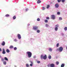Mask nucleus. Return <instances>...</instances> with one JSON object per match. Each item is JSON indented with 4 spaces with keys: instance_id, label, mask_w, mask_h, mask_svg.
Wrapping results in <instances>:
<instances>
[{
    "instance_id": "9",
    "label": "nucleus",
    "mask_w": 67,
    "mask_h": 67,
    "mask_svg": "<svg viewBox=\"0 0 67 67\" xmlns=\"http://www.w3.org/2000/svg\"><path fill=\"white\" fill-rule=\"evenodd\" d=\"M43 58L44 59H46V58H47V56L46 54L44 56H43Z\"/></svg>"
},
{
    "instance_id": "27",
    "label": "nucleus",
    "mask_w": 67,
    "mask_h": 67,
    "mask_svg": "<svg viewBox=\"0 0 67 67\" xmlns=\"http://www.w3.org/2000/svg\"><path fill=\"white\" fill-rule=\"evenodd\" d=\"M59 43H58L57 44L56 46L57 47H58L59 46Z\"/></svg>"
},
{
    "instance_id": "37",
    "label": "nucleus",
    "mask_w": 67,
    "mask_h": 67,
    "mask_svg": "<svg viewBox=\"0 0 67 67\" xmlns=\"http://www.w3.org/2000/svg\"><path fill=\"white\" fill-rule=\"evenodd\" d=\"M37 63H38V64H40V61H38L37 62Z\"/></svg>"
},
{
    "instance_id": "7",
    "label": "nucleus",
    "mask_w": 67,
    "mask_h": 67,
    "mask_svg": "<svg viewBox=\"0 0 67 67\" xmlns=\"http://www.w3.org/2000/svg\"><path fill=\"white\" fill-rule=\"evenodd\" d=\"M55 7L57 8H58L59 7V5H58V4H56L55 5Z\"/></svg>"
},
{
    "instance_id": "35",
    "label": "nucleus",
    "mask_w": 67,
    "mask_h": 67,
    "mask_svg": "<svg viewBox=\"0 0 67 67\" xmlns=\"http://www.w3.org/2000/svg\"><path fill=\"white\" fill-rule=\"evenodd\" d=\"M60 14V12H57V14H58V15H59V14Z\"/></svg>"
},
{
    "instance_id": "43",
    "label": "nucleus",
    "mask_w": 67,
    "mask_h": 67,
    "mask_svg": "<svg viewBox=\"0 0 67 67\" xmlns=\"http://www.w3.org/2000/svg\"><path fill=\"white\" fill-rule=\"evenodd\" d=\"M30 66H33V64H30Z\"/></svg>"
},
{
    "instance_id": "25",
    "label": "nucleus",
    "mask_w": 67,
    "mask_h": 67,
    "mask_svg": "<svg viewBox=\"0 0 67 67\" xmlns=\"http://www.w3.org/2000/svg\"><path fill=\"white\" fill-rule=\"evenodd\" d=\"M49 8V5H47V9H48Z\"/></svg>"
},
{
    "instance_id": "30",
    "label": "nucleus",
    "mask_w": 67,
    "mask_h": 67,
    "mask_svg": "<svg viewBox=\"0 0 67 67\" xmlns=\"http://www.w3.org/2000/svg\"><path fill=\"white\" fill-rule=\"evenodd\" d=\"M62 18L61 17H60L59 19V20H62Z\"/></svg>"
},
{
    "instance_id": "14",
    "label": "nucleus",
    "mask_w": 67,
    "mask_h": 67,
    "mask_svg": "<svg viewBox=\"0 0 67 67\" xmlns=\"http://www.w3.org/2000/svg\"><path fill=\"white\" fill-rule=\"evenodd\" d=\"M4 59H5V60H7V61H8V58H7L6 57H5L4 58Z\"/></svg>"
},
{
    "instance_id": "33",
    "label": "nucleus",
    "mask_w": 67,
    "mask_h": 67,
    "mask_svg": "<svg viewBox=\"0 0 67 67\" xmlns=\"http://www.w3.org/2000/svg\"><path fill=\"white\" fill-rule=\"evenodd\" d=\"M17 49V48H16V47H14V49L15 50H16Z\"/></svg>"
},
{
    "instance_id": "46",
    "label": "nucleus",
    "mask_w": 67,
    "mask_h": 67,
    "mask_svg": "<svg viewBox=\"0 0 67 67\" xmlns=\"http://www.w3.org/2000/svg\"><path fill=\"white\" fill-rule=\"evenodd\" d=\"M1 51H2V49H1V48H0V52H1Z\"/></svg>"
},
{
    "instance_id": "38",
    "label": "nucleus",
    "mask_w": 67,
    "mask_h": 67,
    "mask_svg": "<svg viewBox=\"0 0 67 67\" xmlns=\"http://www.w3.org/2000/svg\"><path fill=\"white\" fill-rule=\"evenodd\" d=\"M47 66L48 67H49L51 66V64H49L47 65Z\"/></svg>"
},
{
    "instance_id": "44",
    "label": "nucleus",
    "mask_w": 67,
    "mask_h": 67,
    "mask_svg": "<svg viewBox=\"0 0 67 67\" xmlns=\"http://www.w3.org/2000/svg\"><path fill=\"white\" fill-rule=\"evenodd\" d=\"M2 61H4V59L2 58Z\"/></svg>"
},
{
    "instance_id": "22",
    "label": "nucleus",
    "mask_w": 67,
    "mask_h": 67,
    "mask_svg": "<svg viewBox=\"0 0 67 67\" xmlns=\"http://www.w3.org/2000/svg\"><path fill=\"white\" fill-rule=\"evenodd\" d=\"M3 63L5 65H6V64H7V62H6L5 61L3 62Z\"/></svg>"
},
{
    "instance_id": "21",
    "label": "nucleus",
    "mask_w": 67,
    "mask_h": 67,
    "mask_svg": "<svg viewBox=\"0 0 67 67\" xmlns=\"http://www.w3.org/2000/svg\"><path fill=\"white\" fill-rule=\"evenodd\" d=\"M55 27L58 28L59 27V25H57L55 26Z\"/></svg>"
},
{
    "instance_id": "23",
    "label": "nucleus",
    "mask_w": 67,
    "mask_h": 67,
    "mask_svg": "<svg viewBox=\"0 0 67 67\" xmlns=\"http://www.w3.org/2000/svg\"><path fill=\"white\" fill-rule=\"evenodd\" d=\"M6 52L7 53H9V52H10V51L8 49H7L6 50Z\"/></svg>"
},
{
    "instance_id": "18",
    "label": "nucleus",
    "mask_w": 67,
    "mask_h": 67,
    "mask_svg": "<svg viewBox=\"0 0 67 67\" xmlns=\"http://www.w3.org/2000/svg\"><path fill=\"white\" fill-rule=\"evenodd\" d=\"M10 16V15L8 14H6L5 15V16H6V17H8V16Z\"/></svg>"
},
{
    "instance_id": "15",
    "label": "nucleus",
    "mask_w": 67,
    "mask_h": 67,
    "mask_svg": "<svg viewBox=\"0 0 67 67\" xmlns=\"http://www.w3.org/2000/svg\"><path fill=\"white\" fill-rule=\"evenodd\" d=\"M44 22L45 23H48V20L47 19H45L44 20Z\"/></svg>"
},
{
    "instance_id": "1",
    "label": "nucleus",
    "mask_w": 67,
    "mask_h": 67,
    "mask_svg": "<svg viewBox=\"0 0 67 67\" xmlns=\"http://www.w3.org/2000/svg\"><path fill=\"white\" fill-rule=\"evenodd\" d=\"M63 50V48L62 47H60L59 48L57 49V51H58L59 52H62Z\"/></svg>"
},
{
    "instance_id": "13",
    "label": "nucleus",
    "mask_w": 67,
    "mask_h": 67,
    "mask_svg": "<svg viewBox=\"0 0 67 67\" xmlns=\"http://www.w3.org/2000/svg\"><path fill=\"white\" fill-rule=\"evenodd\" d=\"M65 66V64H63L61 65V67H64Z\"/></svg>"
},
{
    "instance_id": "39",
    "label": "nucleus",
    "mask_w": 67,
    "mask_h": 67,
    "mask_svg": "<svg viewBox=\"0 0 67 67\" xmlns=\"http://www.w3.org/2000/svg\"><path fill=\"white\" fill-rule=\"evenodd\" d=\"M26 66L27 67H29V64H26Z\"/></svg>"
},
{
    "instance_id": "8",
    "label": "nucleus",
    "mask_w": 67,
    "mask_h": 67,
    "mask_svg": "<svg viewBox=\"0 0 67 67\" xmlns=\"http://www.w3.org/2000/svg\"><path fill=\"white\" fill-rule=\"evenodd\" d=\"M51 67H55V64H52L50 65Z\"/></svg>"
},
{
    "instance_id": "32",
    "label": "nucleus",
    "mask_w": 67,
    "mask_h": 67,
    "mask_svg": "<svg viewBox=\"0 0 67 67\" xmlns=\"http://www.w3.org/2000/svg\"><path fill=\"white\" fill-rule=\"evenodd\" d=\"M46 19H47V20H49V18L48 17H47L46 18Z\"/></svg>"
},
{
    "instance_id": "34",
    "label": "nucleus",
    "mask_w": 67,
    "mask_h": 67,
    "mask_svg": "<svg viewBox=\"0 0 67 67\" xmlns=\"http://www.w3.org/2000/svg\"><path fill=\"white\" fill-rule=\"evenodd\" d=\"M61 1L62 2H64L65 1V0H61Z\"/></svg>"
},
{
    "instance_id": "6",
    "label": "nucleus",
    "mask_w": 67,
    "mask_h": 67,
    "mask_svg": "<svg viewBox=\"0 0 67 67\" xmlns=\"http://www.w3.org/2000/svg\"><path fill=\"white\" fill-rule=\"evenodd\" d=\"M2 54H5V51L4 49H3Z\"/></svg>"
},
{
    "instance_id": "2",
    "label": "nucleus",
    "mask_w": 67,
    "mask_h": 67,
    "mask_svg": "<svg viewBox=\"0 0 67 67\" xmlns=\"http://www.w3.org/2000/svg\"><path fill=\"white\" fill-rule=\"evenodd\" d=\"M26 53L27 54H28V57L29 58L31 57L32 56V53H31V52L28 51Z\"/></svg>"
},
{
    "instance_id": "12",
    "label": "nucleus",
    "mask_w": 67,
    "mask_h": 67,
    "mask_svg": "<svg viewBox=\"0 0 67 67\" xmlns=\"http://www.w3.org/2000/svg\"><path fill=\"white\" fill-rule=\"evenodd\" d=\"M13 20H15L16 19V16H14L13 17Z\"/></svg>"
},
{
    "instance_id": "47",
    "label": "nucleus",
    "mask_w": 67,
    "mask_h": 67,
    "mask_svg": "<svg viewBox=\"0 0 67 67\" xmlns=\"http://www.w3.org/2000/svg\"><path fill=\"white\" fill-rule=\"evenodd\" d=\"M27 9H26V11H27Z\"/></svg>"
},
{
    "instance_id": "36",
    "label": "nucleus",
    "mask_w": 67,
    "mask_h": 67,
    "mask_svg": "<svg viewBox=\"0 0 67 67\" xmlns=\"http://www.w3.org/2000/svg\"><path fill=\"white\" fill-rule=\"evenodd\" d=\"M14 42H17V40H16V39H15L14 40Z\"/></svg>"
},
{
    "instance_id": "28",
    "label": "nucleus",
    "mask_w": 67,
    "mask_h": 67,
    "mask_svg": "<svg viewBox=\"0 0 67 67\" xmlns=\"http://www.w3.org/2000/svg\"><path fill=\"white\" fill-rule=\"evenodd\" d=\"M56 64H57V65H59V62H56Z\"/></svg>"
},
{
    "instance_id": "29",
    "label": "nucleus",
    "mask_w": 67,
    "mask_h": 67,
    "mask_svg": "<svg viewBox=\"0 0 67 67\" xmlns=\"http://www.w3.org/2000/svg\"><path fill=\"white\" fill-rule=\"evenodd\" d=\"M37 21H40V18H38L37 19Z\"/></svg>"
},
{
    "instance_id": "17",
    "label": "nucleus",
    "mask_w": 67,
    "mask_h": 67,
    "mask_svg": "<svg viewBox=\"0 0 67 67\" xmlns=\"http://www.w3.org/2000/svg\"><path fill=\"white\" fill-rule=\"evenodd\" d=\"M51 58H52V57L51 55H50L48 57V58H49V59H51Z\"/></svg>"
},
{
    "instance_id": "5",
    "label": "nucleus",
    "mask_w": 67,
    "mask_h": 67,
    "mask_svg": "<svg viewBox=\"0 0 67 67\" xmlns=\"http://www.w3.org/2000/svg\"><path fill=\"white\" fill-rule=\"evenodd\" d=\"M51 19L53 20H54L55 19V16L54 15H52L51 16Z\"/></svg>"
},
{
    "instance_id": "24",
    "label": "nucleus",
    "mask_w": 67,
    "mask_h": 67,
    "mask_svg": "<svg viewBox=\"0 0 67 67\" xmlns=\"http://www.w3.org/2000/svg\"><path fill=\"white\" fill-rule=\"evenodd\" d=\"M64 30L65 31H67V27H65L64 28Z\"/></svg>"
},
{
    "instance_id": "48",
    "label": "nucleus",
    "mask_w": 67,
    "mask_h": 67,
    "mask_svg": "<svg viewBox=\"0 0 67 67\" xmlns=\"http://www.w3.org/2000/svg\"><path fill=\"white\" fill-rule=\"evenodd\" d=\"M1 57V55H0V58Z\"/></svg>"
},
{
    "instance_id": "42",
    "label": "nucleus",
    "mask_w": 67,
    "mask_h": 67,
    "mask_svg": "<svg viewBox=\"0 0 67 67\" xmlns=\"http://www.w3.org/2000/svg\"><path fill=\"white\" fill-rule=\"evenodd\" d=\"M48 25L47 24H46V27H48Z\"/></svg>"
},
{
    "instance_id": "31",
    "label": "nucleus",
    "mask_w": 67,
    "mask_h": 67,
    "mask_svg": "<svg viewBox=\"0 0 67 67\" xmlns=\"http://www.w3.org/2000/svg\"><path fill=\"white\" fill-rule=\"evenodd\" d=\"M37 33H40V30H37Z\"/></svg>"
},
{
    "instance_id": "20",
    "label": "nucleus",
    "mask_w": 67,
    "mask_h": 67,
    "mask_svg": "<svg viewBox=\"0 0 67 67\" xmlns=\"http://www.w3.org/2000/svg\"><path fill=\"white\" fill-rule=\"evenodd\" d=\"M49 51H50V52H52V49L51 48H49Z\"/></svg>"
},
{
    "instance_id": "40",
    "label": "nucleus",
    "mask_w": 67,
    "mask_h": 67,
    "mask_svg": "<svg viewBox=\"0 0 67 67\" xmlns=\"http://www.w3.org/2000/svg\"><path fill=\"white\" fill-rule=\"evenodd\" d=\"M45 8L44 7H43L42 10H45Z\"/></svg>"
},
{
    "instance_id": "3",
    "label": "nucleus",
    "mask_w": 67,
    "mask_h": 67,
    "mask_svg": "<svg viewBox=\"0 0 67 67\" xmlns=\"http://www.w3.org/2000/svg\"><path fill=\"white\" fill-rule=\"evenodd\" d=\"M33 29L34 30H35V31H36L38 29V27L35 26L34 27H33Z\"/></svg>"
},
{
    "instance_id": "41",
    "label": "nucleus",
    "mask_w": 67,
    "mask_h": 67,
    "mask_svg": "<svg viewBox=\"0 0 67 67\" xmlns=\"http://www.w3.org/2000/svg\"><path fill=\"white\" fill-rule=\"evenodd\" d=\"M61 1V0H58V2H60Z\"/></svg>"
},
{
    "instance_id": "19",
    "label": "nucleus",
    "mask_w": 67,
    "mask_h": 67,
    "mask_svg": "<svg viewBox=\"0 0 67 67\" xmlns=\"http://www.w3.org/2000/svg\"><path fill=\"white\" fill-rule=\"evenodd\" d=\"M43 57H44V56H43V55H41V58L42 59V58H43Z\"/></svg>"
},
{
    "instance_id": "11",
    "label": "nucleus",
    "mask_w": 67,
    "mask_h": 67,
    "mask_svg": "<svg viewBox=\"0 0 67 67\" xmlns=\"http://www.w3.org/2000/svg\"><path fill=\"white\" fill-rule=\"evenodd\" d=\"M41 2V1L39 0H38V1L37 2V3H40Z\"/></svg>"
},
{
    "instance_id": "4",
    "label": "nucleus",
    "mask_w": 67,
    "mask_h": 67,
    "mask_svg": "<svg viewBox=\"0 0 67 67\" xmlns=\"http://www.w3.org/2000/svg\"><path fill=\"white\" fill-rule=\"evenodd\" d=\"M17 36L18 39H21V35L20 34H18L17 35Z\"/></svg>"
},
{
    "instance_id": "16",
    "label": "nucleus",
    "mask_w": 67,
    "mask_h": 67,
    "mask_svg": "<svg viewBox=\"0 0 67 67\" xmlns=\"http://www.w3.org/2000/svg\"><path fill=\"white\" fill-rule=\"evenodd\" d=\"M13 48V46H10L9 47V48Z\"/></svg>"
},
{
    "instance_id": "26",
    "label": "nucleus",
    "mask_w": 67,
    "mask_h": 67,
    "mask_svg": "<svg viewBox=\"0 0 67 67\" xmlns=\"http://www.w3.org/2000/svg\"><path fill=\"white\" fill-rule=\"evenodd\" d=\"M55 31H57V30H58V28L55 27Z\"/></svg>"
},
{
    "instance_id": "10",
    "label": "nucleus",
    "mask_w": 67,
    "mask_h": 67,
    "mask_svg": "<svg viewBox=\"0 0 67 67\" xmlns=\"http://www.w3.org/2000/svg\"><path fill=\"white\" fill-rule=\"evenodd\" d=\"M5 42L4 41H3L1 44L2 45V46H4V45H5Z\"/></svg>"
},
{
    "instance_id": "45",
    "label": "nucleus",
    "mask_w": 67,
    "mask_h": 67,
    "mask_svg": "<svg viewBox=\"0 0 67 67\" xmlns=\"http://www.w3.org/2000/svg\"><path fill=\"white\" fill-rule=\"evenodd\" d=\"M30 62L31 63V64H33V62L32 61H30Z\"/></svg>"
}]
</instances>
